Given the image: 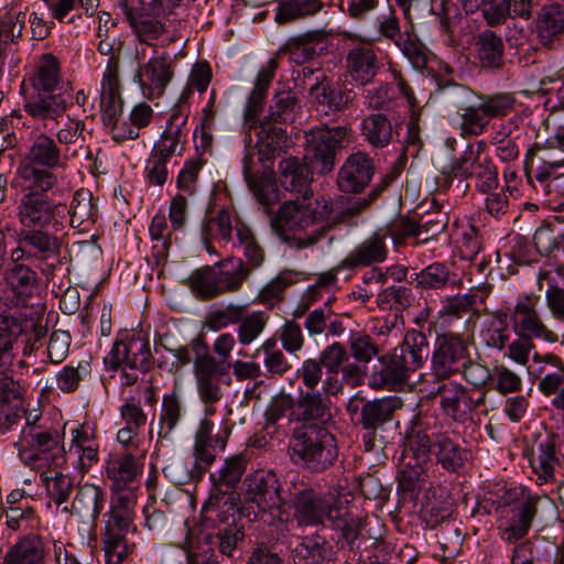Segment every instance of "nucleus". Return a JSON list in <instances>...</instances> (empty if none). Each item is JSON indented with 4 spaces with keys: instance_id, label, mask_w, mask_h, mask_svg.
<instances>
[{
    "instance_id": "47",
    "label": "nucleus",
    "mask_w": 564,
    "mask_h": 564,
    "mask_svg": "<svg viewBox=\"0 0 564 564\" xmlns=\"http://www.w3.org/2000/svg\"><path fill=\"white\" fill-rule=\"evenodd\" d=\"M153 119V109L150 105L142 101L137 104L128 120H123L120 124H116L113 131V140L118 143L127 140H135L140 135V130L147 128Z\"/></svg>"
},
{
    "instance_id": "46",
    "label": "nucleus",
    "mask_w": 564,
    "mask_h": 564,
    "mask_svg": "<svg viewBox=\"0 0 564 564\" xmlns=\"http://www.w3.org/2000/svg\"><path fill=\"white\" fill-rule=\"evenodd\" d=\"M258 153L262 159L270 160L275 155H280L288 143V134L285 128L270 123L268 121H260L257 124Z\"/></svg>"
},
{
    "instance_id": "17",
    "label": "nucleus",
    "mask_w": 564,
    "mask_h": 564,
    "mask_svg": "<svg viewBox=\"0 0 564 564\" xmlns=\"http://www.w3.org/2000/svg\"><path fill=\"white\" fill-rule=\"evenodd\" d=\"M539 302L540 297L533 294L517 302L510 315L512 330L517 336L555 343L558 337L544 324L536 308Z\"/></svg>"
},
{
    "instance_id": "43",
    "label": "nucleus",
    "mask_w": 564,
    "mask_h": 564,
    "mask_svg": "<svg viewBox=\"0 0 564 564\" xmlns=\"http://www.w3.org/2000/svg\"><path fill=\"white\" fill-rule=\"evenodd\" d=\"M360 134L371 148L383 149L392 142L394 130L386 115L373 112L361 120Z\"/></svg>"
},
{
    "instance_id": "1",
    "label": "nucleus",
    "mask_w": 564,
    "mask_h": 564,
    "mask_svg": "<svg viewBox=\"0 0 564 564\" xmlns=\"http://www.w3.org/2000/svg\"><path fill=\"white\" fill-rule=\"evenodd\" d=\"M431 454L451 474H458L467 460V451L449 431H442L436 416L419 415L406 436L402 453L401 473L409 485L424 480Z\"/></svg>"
},
{
    "instance_id": "26",
    "label": "nucleus",
    "mask_w": 564,
    "mask_h": 564,
    "mask_svg": "<svg viewBox=\"0 0 564 564\" xmlns=\"http://www.w3.org/2000/svg\"><path fill=\"white\" fill-rule=\"evenodd\" d=\"M346 74L357 85L372 83L380 69V59L369 43H359L348 50L345 59Z\"/></svg>"
},
{
    "instance_id": "34",
    "label": "nucleus",
    "mask_w": 564,
    "mask_h": 564,
    "mask_svg": "<svg viewBox=\"0 0 564 564\" xmlns=\"http://www.w3.org/2000/svg\"><path fill=\"white\" fill-rule=\"evenodd\" d=\"M532 360L538 366L539 390L545 395L556 393L564 384V361L553 352L544 355L535 352Z\"/></svg>"
},
{
    "instance_id": "50",
    "label": "nucleus",
    "mask_w": 564,
    "mask_h": 564,
    "mask_svg": "<svg viewBox=\"0 0 564 564\" xmlns=\"http://www.w3.org/2000/svg\"><path fill=\"white\" fill-rule=\"evenodd\" d=\"M231 215L228 208L208 210L202 221V239L213 238L225 242L232 241Z\"/></svg>"
},
{
    "instance_id": "35",
    "label": "nucleus",
    "mask_w": 564,
    "mask_h": 564,
    "mask_svg": "<svg viewBox=\"0 0 564 564\" xmlns=\"http://www.w3.org/2000/svg\"><path fill=\"white\" fill-rule=\"evenodd\" d=\"M105 503V490L99 486L86 482L78 487L72 502V511L84 522L95 523L104 510Z\"/></svg>"
},
{
    "instance_id": "54",
    "label": "nucleus",
    "mask_w": 564,
    "mask_h": 564,
    "mask_svg": "<svg viewBox=\"0 0 564 564\" xmlns=\"http://www.w3.org/2000/svg\"><path fill=\"white\" fill-rule=\"evenodd\" d=\"M62 82L58 59L53 54H44L32 78V88L41 90H56Z\"/></svg>"
},
{
    "instance_id": "21",
    "label": "nucleus",
    "mask_w": 564,
    "mask_h": 564,
    "mask_svg": "<svg viewBox=\"0 0 564 564\" xmlns=\"http://www.w3.org/2000/svg\"><path fill=\"white\" fill-rule=\"evenodd\" d=\"M538 503L539 498L530 497L500 510L497 529L502 541L516 543L528 534L538 511Z\"/></svg>"
},
{
    "instance_id": "14",
    "label": "nucleus",
    "mask_w": 564,
    "mask_h": 564,
    "mask_svg": "<svg viewBox=\"0 0 564 564\" xmlns=\"http://www.w3.org/2000/svg\"><path fill=\"white\" fill-rule=\"evenodd\" d=\"M19 455L32 468H59L65 464V452L57 431L47 427H23Z\"/></svg>"
},
{
    "instance_id": "2",
    "label": "nucleus",
    "mask_w": 564,
    "mask_h": 564,
    "mask_svg": "<svg viewBox=\"0 0 564 564\" xmlns=\"http://www.w3.org/2000/svg\"><path fill=\"white\" fill-rule=\"evenodd\" d=\"M347 127H319L306 134L305 163L297 158L283 159L279 164L280 180L285 189L299 194L303 198L312 195L310 183L313 173L327 174L335 167L337 152L348 140Z\"/></svg>"
},
{
    "instance_id": "63",
    "label": "nucleus",
    "mask_w": 564,
    "mask_h": 564,
    "mask_svg": "<svg viewBox=\"0 0 564 564\" xmlns=\"http://www.w3.org/2000/svg\"><path fill=\"white\" fill-rule=\"evenodd\" d=\"M296 282V272L292 270H283L279 272V274L260 291V301L268 304L282 300L284 291Z\"/></svg>"
},
{
    "instance_id": "36",
    "label": "nucleus",
    "mask_w": 564,
    "mask_h": 564,
    "mask_svg": "<svg viewBox=\"0 0 564 564\" xmlns=\"http://www.w3.org/2000/svg\"><path fill=\"white\" fill-rule=\"evenodd\" d=\"M560 436L555 434L547 435L538 445V454L532 457L531 466L536 473L539 479L547 482L554 479L556 469L562 468L564 457L557 453Z\"/></svg>"
},
{
    "instance_id": "24",
    "label": "nucleus",
    "mask_w": 564,
    "mask_h": 564,
    "mask_svg": "<svg viewBox=\"0 0 564 564\" xmlns=\"http://www.w3.org/2000/svg\"><path fill=\"white\" fill-rule=\"evenodd\" d=\"M187 119L188 113L183 107L172 108L165 130L151 151L167 160L183 155L188 137Z\"/></svg>"
},
{
    "instance_id": "32",
    "label": "nucleus",
    "mask_w": 564,
    "mask_h": 564,
    "mask_svg": "<svg viewBox=\"0 0 564 564\" xmlns=\"http://www.w3.org/2000/svg\"><path fill=\"white\" fill-rule=\"evenodd\" d=\"M56 234L46 228L21 229L20 243L30 249L35 260L47 262L59 254V239Z\"/></svg>"
},
{
    "instance_id": "53",
    "label": "nucleus",
    "mask_w": 564,
    "mask_h": 564,
    "mask_svg": "<svg viewBox=\"0 0 564 564\" xmlns=\"http://www.w3.org/2000/svg\"><path fill=\"white\" fill-rule=\"evenodd\" d=\"M297 108V98L292 93H278L273 96L268 115L263 118V121L284 128L294 121Z\"/></svg>"
},
{
    "instance_id": "59",
    "label": "nucleus",
    "mask_w": 564,
    "mask_h": 564,
    "mask_svg": "<svg viewBox=\"0 0 564 564\" xmlns=\"http://www.w3.org/2000/svg\"><path fill=\"white\" fill-rule=\"evenodd\" d=\"M57 469L58 468H51L47 469V471H43L41 478L45 482L51 499L59 506L68 499L74 484L68 475H64Z\"/></svg>"
},
{
    "instance_id": "48",
    "label": "nucleus",
    "mask_w": 564,
    "mask_h": 564,
    "mask_svg": "<svg viewBox=\"0 0 564 564\" xmlns=\"http://www.w3.org/2000/svg\"><path fill=\"white\" fill-rule=\"evenodd\" d=\"M316 358L326 370V379L323 381L324 390L335 393L339 388L337 376L349 358L346 348L335 341L326 346Z\"/></svg>"
},
{
    "instance_id": "11",
    "label": "nucleus",
    "mask_w": 564,
    "mask_h": 564,
    "mask_svg": "<svg viewBox=\"0 0 564 564\" xmlns=\"http://www.w3.org/2000/svg\"><path fill=\"white\" fill-rule=\"evenodd\" d=\"M152 352L150 343L140 334H126L117 338L109 355L105 358L107 370L119 373L122 388L138 384L140 373L144 375L151 367Z\"/></svg>"
},
{
    "instance_id": "56",
    "label": "nucleus",
    "mask_w": 564,
    "mask_h": 564,
    "mask_svg": "<svg viewBox=\"0 0 564 564\" xmlns=\"http://www.w3.org/2000/svg\"><path fill=\"white\" fill-rule=\"evenodd\" d=\"M91 372L89 361H78L77 365H66L55 376L56 387L64 393L77 391L80 383L85 381Z\"/></svg>"
},
{
    "instance_id": "64",
    "label": "nucleus",
    "mask_w": 564,
    "mask_h": 564,
    "mask_svg": "<svg viewBox=\"0 0 564 564\" xmlns=\"http://www.w3.org/2000/svg\"><path fill=\"white\" fill-rule=\"evenodd\" d=\"M301 546L305 550L304 556L311 558L314 564H330L335 560L336 552L323 536H306Z\"/></svg>"
},
{
    "instance_id": "6",
    "label": "nucleus",
    "mask_w": 564,
    "mask_h": 564,
    "mask_svg": "<svg viewBox=\"0 0 564 564\" xmlns=\"http://www.w3.org/2000/svg\"><path fill=\"white\" fill-rule=\"evenodd\" d=\"M332 212V202L325 198L311 199L303 198L284 202L278 213L271 219L273 231L284 241H294V246L299 249V240H304L312 232L304 237L296 236L325 220V217Z\"/></svg>"
},
{
    "instance_id": "39",
    "label": "nucleus",
    "mask_w": 564,
    "mask_h": 564,
    "mask_svg": "<svg viewBox=\"0 0 564 564\" xmlns=\"http://www.w3.org/2000/svg\"><path fill=\"white\" fill-rule=\"evenodd\" d=\"M324 9L322 0H280L274 10V22L289 25L316 17Z\"/></svg>"
},
{
    "instance_id": "28",
    "label": "nucleus",
    "mask_w": 564,
    "mask_h": 564,
    "mask_svg": "<svg viewBox=\"0 0 564 564\" xmlns=\"http://www.w3.org/2000/svg\"><path fill=\"white\" fill-rule=\"evenodd\" d=\"M210 417L204 415L194 435V455L196 462L204 465V467L212 465L217 452L225 449L230 434V430L225 427L221 432L214 435V422Z\"/></svg>"
},
{
    "instance_id": "52",
    "label": "nucleus",
    "mask_w": 564,
    "mask_h": 564,
    "mask_svg": "<svg viewBox=\"0 0 564 564\" xmlns=\"http://www.w3.org/2000/svg\"><path fill=\"white\" fill-rule=\"evenodd\" d=\"M313 100L322 108L324 113L339 111L351 102V90L332 88L327 83H318L311 88Z\"/></svg>"
},
{
    "instance_id": "7",
    "label": "nucleus",
    "mask_w": 564,
    "mask_h": 564,
    "mask_svg": "<svg viewBox=\"0 0 564 564\" xmlns=\"http://www.w3.org/2000/svg\"><path fill=\"white\" fill-rule=\"evenodd\" d=\"M247 273L242 259L232 258L194 270L187 278L186 285L197 300L210 301L238 292L247 281Z\"/></svg>"
},
{
    "instance_id": "22",
    "label": "nucleus",
    "mask_w": 564,
    "mask_h": 564,
    "mask_svg": "<svg viewBox=\"0 0 564 564\" xmlns=\"http://www.w3.org/2000/svg\"><path fill=\"white\" fill-rule=\"evenodd\" d=\"M399 398L389 397L367 401L355 397L349 400L347 410L350 414H358L357 423L364 430H380L392 421L394 412L401 408Z\"/></svg>"
},
{
    "instance_id": "33",
    "label": "nucleus",
    "mask_w": 564,
    "mask_h": 564,
    "mask_svg": "<svg viewBox=\"0 0 564 564\" xmlns=\"http://www.w3.org/2000/svg\"><path fill=\"white\" fill-rule=\"evenodd\" d=\"M47 552L44 539L39 534L29 533L8 550L3 564H44Z\"/></svg>"
},
{
    "instance_id": "8",
    "label": "nucleus",
    "mask_w": 564,
    "mask_h": 564,
    "mask_svg": "<svg viewBox=\"0 0 564 564\" xmlns=\"http://www.w3.org/2000/svg\"><path fill=\"white\" fill-rule=\"evenodd\" d=\"M67 155L62 153L52 137L39 133L32 138L18 174L23 182H30L34 187L52 189L58 183L53 170L64 167Z\"/></svg>"
},
{
    "instance_id": "41",
    "label": "nucleus",
    "mask_w": 564,
    "mask_h": 564,
    "mask_svg": "<svg viewBox=\"0 0 564 564\" xmlns=\"http://www.w3.org/2000/svg\"><path fill=\"white\" fill-rule=\"evenodd\" d=\"M292 416L303 424L318 423L322 424L330 414L326 400L321 393L314 391H301L296 401Z\"/></svg>"
},
{
    "instance_id": "42",
    "label": "nucleus",
    "mask_w": 564,
    "mask_h": 564,
    "mask_svg": "<svg viewBox=\"0 0 564 564\" xmlns=\"http://www.w3.org/2000/svg\"><path fill=\"white\" fill-rule=\"evenodd\" d=\"M534 23L539 39L543 43L551 42L564 31V4L555 1L542 4Z\"/></svg>"
},
{
    "instance_id": "12",
    "label": "nucleus",
    "mask_w": 564,
    "mask_h": 564,
    "mask_svg": "<svg viewBox=\"0 0 564 564\" xmlns=\"http://www.w3.org/2000/svg\"><path fill=\"white\" fill-rule=\"evenodd\" d=\"M194 377L204 415L214 416L217 403L224 398V386L230 384L227 368L208 352L205 341L194 344Z\"/></svg>"
},
{
    "instance_id": "16",
    "label": "nucleus",
    "mask_w": 564,
    "mask_h": 564,
    "mask_svg": "<svg viewBox=\"0 0 564 564\" xmlns=\"http://www.w3.org/2000/svg\"><path fill=\"white\" fill-rule=\"evenodd\" d=\"M339 503L340 501L333 495L322 496L305 487L297 490L292 498L294 520L299 527H317L325 525V521H338Z\"/></svg>"
},
{
    "instance_id": "29",
    "label": "nucleus",
    "mask_w": 564,
    "mask_h": 564,
    "mask_svg": "<svg viewBox=\"0 0 564 564\" xmlns=\"http://www.w3.org/2000/svg\"><path fill=\"white\" fill-rule=\"evenodd\" d=\"M140 474L141 464L131 453L116 455L106 465V477L110 481L111 492L134 490V482Z\"/></svg>"
},
{
    "instance_id": "44",
    "label": "nucleus",
    "mask_w": 564,
    "mask_h": 564,
    "mask_svg": "<svg viewBox=\"0 0 564 564\" xmlns=\"http://www.w3.org/2000/svg\"><path fill=\"white\" fill-rule=\"evenodd\" d=\"M67 217L73 228L82 227L83 230H88L97 221L98 207L89 189L79 188L74 193L70 205L67 206Z\"/></svg>"
},
{
    "instance_id": "57",
    "label": "nucleus",
    "mask_w": 564,
    "mask_h": 564,
    "mask_svg": "<svg viewBox=\"0 0 564 564\" xmlns=\"http://www.w3.org/2000/svg\"><path fill=\"white\" fill-rule=\"evenodd\" d=\"M247 304L229 303L226 306L215 307L208 311L204 318V326L209 330H220L230 324H237L247 312Z\"/></svg>"
},
{
    "instance_id": "40",
    "label": "nucleus",
    "mask_w": 564,
    "mask_h": 564,
    "mask_svg": "<svg viewBox=\"0 0 564 564\" xmlns=\"http://www.w3.org/2000/svg\"><path fill=\"white\" fill-rule=\"evenodd\" d=\"M184 414V402L176 391L163 395L159 414L158 444L172 440L173 433L181 424Z\"/></svg>"
},
{
    "instance_id": "38",
    "label": "nucleus",
    "mask_w": 564,
    "mask_h": 564,
    "mask_svg": "<svg viewBox=\"0 0 564 564\" xmlns=\"http://www.w3.org/2000/svg\"><path fill=\"white\" fill-rule=\"evenodd\" d=\"M475 51L481 68L497 70L503 66L505 43L492 30H484L475 36Z\"/></svg>"
},
{
    "instance_id": "51",
    "label": "nucleus",
    "mask_w": 564,
    "mask_h": 564,
    "mask_svg": "<svg viewBox=\"0 0 564 564\" xmlns=\"http://www.w3.org/2000/svg\"><path fill=\"white\" fill-rule=\"evenodd\" d=\"M124 15L140 43L151 46L152 41L158 40L165 32V25L159 18L143 15L132 8H127Z\"/></svg>"
},
{
    "instance_id": "45",
    "label": "nucleus",
    "mask_w": 564,
    "mask_h": 564,
    "mask_svg": "<svg viewBox=\"0 0 564 564\" xmlns=\"http://www.w3.org/2000/svg\"><path fill=\"white\" fill-rule=\"evenodd\" d=\"M235 231L237 242H234V246L241 250L246 259V262L242 260V265L247 269L248 279L252 270L258 269L263 264L265 251L259 243L253 231L245 223H236Z\"/></svg>"
},
{
    "instance_id": "13",
    "label": "nucleus",
    "mask_w": 564,
    "mask_h": 564,
    "mask_svg": "<svg viewBox=\"0 0 564 564\" xmlns=\"http://www.w3.org/2000/svg\"><path fill=\"white\" fill-rule=\"evenodd\" d=\"M23 328H14L10 335H0V427L11 429L22 417V388L10 373L13 344L21 339Z\"/></svg>"
},
{
    "instance_id": "18",
    "label": "nucleus",
    "mask_w": 564,
    "mask_h": 564,
    "mask_svg": "<svg viewBox=\"0 0 564 564\" xmlns=\"http://www.w3.org/2000/svg\"><path fill=\"white\" fill-rule=\"evenodd\" d=\"M176 62L167 52L154 51L135 74L142 93L148 98L161 97L174 78Z\"/></svg>"
},
{
    "instance_id": "58",
    "label": "nucleus",
    "mask_w": 564,
    "mask_h": 564,
    "mask_svg": "<svg viewBox=\"0 0 564 564\" xmlns=\"http://www.w3.org/2000/svg\"><path fill=\"white\" fill-rule=\"evenodd\" d=\"M459 110V128L463 138L478 137L485 132L490 121L480 104L478 106L462 107Z\"/></svg>"
},
{
    "instance_id": "49",
    "label": "nucleus",
    "mask_w": 564,
    "mask_h": 564,
    "mask_svg": "<svg viewBox=\"0 0 564 564\" xmlns=\"http://www.w3.org/2000/svg\"><path fill=\"white\" fill-rule=\"evenodd\" d=\"M394 349L413 371L421 368L430 355L426 335L415 329L408 330L402 344Z\"/></svg>"
},
{
    "instance_id": "19",
    "label": "nucleus",
    "mask_w": 564,
    "mask_h": 564,
    "mask_svg": "<svg viewBox=\"0 0 564 564\" xmlns=\"http://www.w3.org/2000/svg\"><path fill=\"white\" fill-rule=\"evenodd\" d=\"M389 231L378 228L357 243L338 263V269L357 270L379 267L389 257Z\"/></svg>"
},
{
    "instance_id": "23",
    "label": "nucleus",
    "mask_w": 564,
    "mask_h": 564,
    "mask_svg": "<svg viewBox=\"0 0 564 564\" xmlns=\"http://www.w3.org/2000/svg\"><path fill=\"white\" fill-rule=\"evenodd\" d=\"M100 107L104 123L112 128L120 124L119 116L122 113L121 84L119 77V59L108 58L101 80Z\"/></svg>"
},
{
    "instance_id": "55",
    "label": "nucleus",
    "mask_w": 564,
    "mask_h": 564,
    "mask_svg": "<svg viewBox=\"0 0 564 564\" xmlns=\"http://www.w3.org/2000/svg\"><path fill=\"white\" fill-rule=\"evenodd\" d=\"M247 469V460L242 455H236L225 460L224 466L212 479L218 491L227 494L234 490Z\"/></svg>"
},
{
    "instance_id": "31",
    "label": "nucleus",
    "mask_w": 564,
    "mask_h": 564,
    "mask_svg": "<svg viewBox=\"0 0 564 564\" xmlns=\"http://www.w3.org/2000/svg\"><path fill=\"white\" fill-rule=\"evenodd\" d=\"M381 362V369L375 371L370 377V386L376 389L381 388H397L403 386L411 372H414L409 365L403 361V358L392 350L390 355H386L379 358Z\"/></svg>"
},
{
    "instance_id": "27",
    "label": "nucleus",
    "mask_w": 564,
    "mask_h": 564,
    "mask_svg": "<svg viewBox=\"0 0 564 564\" xmlns=\"http://www.w3.org/2000/svg\"><path fill=\"white\" fill-rule=\"evenodd\" d=\"M329 32L324 29L310 30L289 37L278 51V55H289L296 64H303L327 48Z\"/></svg>"
},
{
    "instance_id": "20",
    "label": "nucleus",
    "mask_w": 564,
    "mask_h": 564,
    "mask_svg": "<svg viewBox=\"0 0 564 564\" xmlns=\"http://www.w3.org/2000/svg\"><path fill=\"white\" fill-rule=\"evenodd\" d=\"M371 207L367 197L345 198L340 196L332 203V212L325 217L326 224L304 240H299V247H311L325 237L326 230L335 226L345 225L355 227L358 225V217Z\"/></svg>"
},
{
    "instance_id": "10",
    "label": "nucleus",
    "mask_w": 564,
    "mask_h": 564,
    "mask_svg": "<svg viewBox=\"0 0 564 564\" xmlns=\"http://www.w3.org/2000/svg\"><path fill=\"white\" fill-rule=\"evenodd\" d=\"M243 485L245 501L257 507L260 519L270 525L283 524L288 517L286 500L276 473L256 470L245 478Z\"/></svg>"
},
{
    "instance_id": "5",
    "label": "nucleus",
    "mask_w": 564,
    "mask_h": 564,
    "mask_svg": "<svg viewBox=\"0 0 564 564\" xmlns=\"http://www.w3.org/2000/svg\"><path fill=\"white\" fill-rule=\"evenodd\" d=\"M135 507V490L111 492L110 508L105 513V529L101 533L106 564H121L132 552L133 545L128 543L126 535L134 528Z\"/></svg>"
},
{
    "instance_id": "62",
    "label": "nucleus",
    "mask_w": 564,
    "mask_h": 564,
    "mask_svg": "<svg viewBox=\"0 0 564 564\" xmlns=\"http://www.w3.org/2000/svg\"><path fill=\"white\" fill-rule=\"evenodd\" d=\"M1 517H4L6 525L12 531H26L36 522L35 510L30 505L2 507Z\"/></svg>"
},
{
    "instance_id": "37",
    "label": "nucleus",
    "mask_w": 564,
    "mask_h": 564,
    "mask_svg": "<svg viewBox=\"0 0 564 564\" xmlns=\"http://www.w3.org/2000/svg\"><path fill=\"white\" fill-rule=\"evenodd\" d=\"M435 394L441 398L440 405L446 415L458 422L466 420L470 394L462 383L443 381L437 387Z\"/></svg>"
},
{
    "instance_id": "25",
    "label": "nucleus",
    "mask_w": 564,
    "mask_h": 564,
    "mask_svg": "<svg viewBox=\"0 0 564 564\" xmlns=\"http://www.w3.org/2000/svg\"><path fill=\"white\" fill-rule=\"evenodd\" d=\"M375 173L372 159L364 153L350 154L337 174V186L347 194L361 193L370 183Z\"/></svg>"
},
{
    "instance_id": "4",
    "label": "nucleus",
    "mask_w": 564,
    "mask_h": 564,
    "mask_svg": "<svg viewBox=\"0 0 564 564\" xmlns=\"http://www.w3.org/2000/svg\"><path fill=\"white\" fill-rule=\"evenodd\" d=\"M289 453L295 465L319 474L335 464L338 446L335 435L325 425L308 423L293 430Z\"/></svg>"
},
{
    "instance_id": "60",
    "label": "nucleus",
    "mask_w": 564,
    "mask_h": 564,
    "mask_svg": "<svg viewBox=\"0 0 564 564\" xmlns=\"http://www.w3.org/2000/svg\"><path fill=\"white\" fill-rule=\"evenodd\" d=\"M268 323V315L262 311H256L251 314L242 313L237 329L238 340L242 346L253 343L264 330Z\"/></svg>"
},
{
    "instance_id": "15",
    "label": "nucleus",
    "mask_w": 564,
    "mask_h": 564,
    "mask_svg": "<svg viewBox=\"0 0 564 564\" xmlns=\"http://www.w3.org/2000/svg\"><path fill=\"white\" fill-rule=\"evenodd\" d=\"M469 355V341L464 335L453 332L437 335L431 355V375L440 381L457 376Z\"/></svg>"
},
{
    "instance_id": "61",
    "label": "nucleus",
    "mask_w": 564,
    "mask_h": 564,
    "mask_svg": "<svg viewBox=\"0 0 564 564\" xmlns=\"http://www.w3.org/2000/svg\"><path fill=\"white\" fill-rule=\"evenodd\" d=\"M412 302L411 289L403 285H391L377 293L376 303L380 310L401 311Z\"/></svg>"
},
{
    "instance_id": "30",
    "label": "nucleus",
    "mask_w": 564,
    "mask_h": 564,
    "mask_svg": "<svg viewBox=\"0 0 564 564\" xmlns=\"http://www.w3.org/2000/svg\"><path fill=\"white\" fill-rule=\"evenodd\" d=\"M66 108L67 102L63 95L54 90L32 88V91L25 96L24 110L34 119L57 121Z\"/></svg>"
},
{
    "instance_id": "9",
    "label": "nucleus",
    "mask_w": 564,
    "mask_h": 564,
    "mask_svg": "<svg viewBox=\"0 0 564 564\" xmlns=\"http://www.w3.org/2000/svg\"><path fill=\"white\" fill-rule=\"evenodd\" d=\"M24 191L15 207L21 229L46 228L53 232H62L67 223V205L55 202L46 194L50 189L34 187L23 182Z\"/></svg>"
},
{
    "instance_id": "3",
    "label": "nucleus",
    "mask_w": 564,
    "mask_h": 564,
    "mask_svg": "<svg viewBox=\"0 0 564 564\" xmlns=\"http://www.w3.org/2000/svg\"><path fill=\"white\" fill-rule=\"evenodd\" d=\"M0 294V335H10L13 327L23 328L21 341L24 350L37 349V341L46 330L37 326L34 317L26 315V302L39 285L37 273L24 263L8 264L2 273Z\"/></svg>"
}]
</instances>
